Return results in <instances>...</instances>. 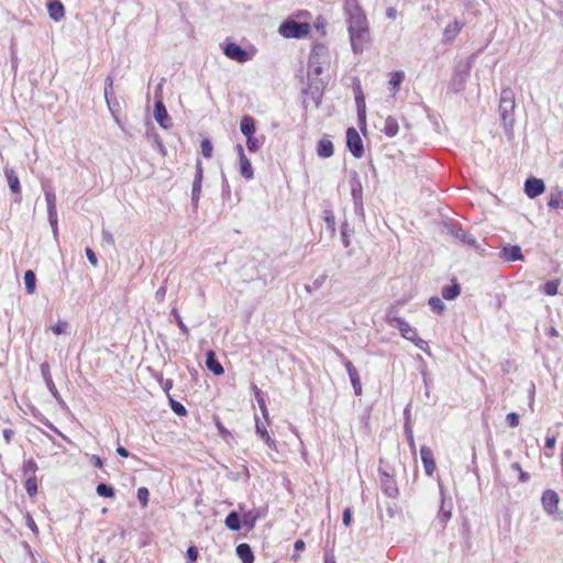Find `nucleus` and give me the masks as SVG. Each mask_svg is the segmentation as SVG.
Instances as JSON below:
<instances>
[{
  "label": "nucleus",
  "instance_id": "nucleus-15",
  "mask_svg": "<svg viewBox=\"0 0 563 563\" xmlns=\"http://www.w3.org/2000/svg\"><path fill=\"white\" fill-rule=\"evenodd\" d=\"M420 457H421V461L423 463V467H424L426 474L431 476L434 473V471H435V461H434V457H433L432 450L429 446H427V445L421 446V449H420Z\"/></svg>",
  "mask_w": 563,
  "mask_h": 563
},
{
  "label": "nucleus",
  "instance_id": "nucleus-26",
  "mask_svg": "<svg viewBox=\"0 0 563 563\" xmlns=\"http://www.w3.org/2000/svg\"><path fill=\"white\" fill-rule=\"evenodd\" d=\"M396 328L400 331V334L406 340L411 341L417 335V331L415 328H412L405 319L398 320V324H396Z\"/></svg>",
  "mask_w": 563,
  "mask_h": 563
},
{
  "label": "nucleus",
  "instance_id": "nucleus-40",
  "mask_svg": "<svg viewBox=\"0 0 563 563\" xmlns=\"http://www.w3.org/2000/svg\"><path fill=\"white\" fill-rule=\"evenodd\" d=\"M22 471L23 474L26 475L27 477L31 475L35 476V473L37 471V464L32 459L24 461Z\"/></svg>",
  "mask_w": 563,
  "mask_h": 563
},
{
  "label": "nucleus",
  "instance_id": "nucleus-50",
  "mask_svg": "<svg viewBox=\"0 0 563 563\" xmlns=\"http://www.w3.org/2000/svg\"><path fill=\"white\" fill-rule=\"evenodd\" d=\"M355 101H356V107H357V114H358L360 119H362L365 117V100H364L362 92H360V95L355 96Z\"/></svg>",
  "mask_w": 563,
  "mask_h": 563
},
{
  "label": "nucleus",
  "instance_id": "nucleus-19",
  "mask_svg": "<svg viewBox=\"0 0 563 563\" xmlns=\"http://www.w3.org/2000/svg\"><path fill=\"white\" fill-rule=\"evenodd\" d=\"M344 365L347 371V374H349V377H350V380L353 386L355 395H357V396L361 395L362 394V384H361V378H360V375H358L356 368L354 367L352 362L349 360L344 362Z\"/></svg>",
  "mask_w": 563,
  "mask_h": 563
},
{
  "label": "nucleus",
  "instance_id": "nucleus-38",
  "mask_svg": "<svg viewBox=\"0 0 563 563\" xmlns=\"http://www.w3.org/2000/svg\"><path fill=\"white\" fill-rule=\"evenodd\" d=\"M97 494L101 497L111 498L114 496V489L110 485L100 483L96 489Z\"/></svg>",
  "mask_w": 563,
  "mask_h": 563
},
{
  "label": "nucleus",
  "instance_id": "nucleus-42",
  "mask_svg": "<svg viewBox=\"0 0 563 563\" xmlns=\"http://www.w3.org/2000/svg\"><path fill=\"white\" fill-rule=\"evenodd\" d=\"M172 314H173V317H174L178 328L180 329L181 333L184 335H188L189 334V329L184 323L183 318L180 317V314H179V312H178V310L176 308L172 309Z\"/></svg>",
  "mask_w": 563,
  "mask_h": 563
},
{
  "label": "nucleus",
  "instance_id": "nucleus-32",
  "mask_svg": "<svg viewBox=\"0 0 563 563\" xmlns=\"http://www.w3.org/2000/svg\"><path fill=\"white\" fill-rule=\"evenodd\" d=\"M225 526L232 531H239L241 529V518L235 511H231L225 518Z\"/></svg>",
  "mask_w": 563,
  "mask_h": 563
},
{
  "label": "nucleus",
  "instance_id": "nucleus-4",
  "mask_svg": "<svg viewBox=\"0 0 563 563\" xmlns=\"http://www.w3.org/2000/svg\"><path fill=\"white\" fill-rule=\"evenodd\" d=\"M560 497L556 492L547 489L542 493L541 505L544 512L554 516L556 520H563V512L559 511Z\"/></svg>",
  "mask_w": 563,
  "mask_h": 563
},
{
  "label": "nucleus",
  "instance_id": "nucleus-59",
  "mask_svg": "<svg viewBox=\"0 0 563 563\" xmlns=\"http://www.w3.org/2000/svg\"><path fill=\"white\" fill-rule=\"evenodd\" d=\"M202 178H203V168H202L201 163L198 161L196 164V174H195L194 180L202 183Z\"/></svg>",
  "mask_w": 563,
  "mask_h": 563
},
{
  "label": "nucleus",
  "instance_id": "nucleus-43",
  "mask_svg": "<svg viewBox=\"0 0 563 563\" xmlns=\"http://www.w3.org/2000/svg\"><path fill=\"white\" fill-rule=\"evenodd\" d=\"M429 306L431 309L438 313H442L445 309V305L439 297H431L429 299Z\"/></svg>",
  "mask_w": 563,
  "mask_h": 563
},
{
  "label": "nucleus",
  "instance_id": "nucleus-16",
  "mask_svg": "<svg viewBox=\"0 0 563 563\" xmlns=\"http://www.w3.org/2000/svg\"><path fill=\"white\" fill-rule=\"evenodd\" d=\"M499 257L506 262H516L521 261L523 255L519 245H505L499 252Z\"/></svg>",
  "mask_w": 563,
  "mask_h": 563
},
{
  "label": "nucleus",
  "instance_id": "nucleus-31",
  "mask_svg": "<svg viewBox=\"0 0 563 563\" xmlns=\"http://www.w3.org/2000/svg\"><path fill=\"white\" fill-rule=\"evenodd\" d=\"M461 292V287L456 282L442 288V297L446 300L455 299Z\"/></svg>",
  "mask_w": 563,
  "mask_h": 563
},
{
  "label": "nucleus",
  "instance_id": "nucleus-11",
  "mask_svg": "<svg viewBox=\"0 0 563 563\" xmlns=\"http://www.w3.org/2000/svg\"><path fill=\"white\" fill-rule=\"evenodd\" d=\"M545 190V185L542 179L530 177L525 183V192L526 195L533 199L543 194Z\"/></svg>",
  "mask_w": 563,
  "mask_h": 563
},
{
  "label": "nucleus",
  "instance_id": "nucleus-62",
  "mask_svg": "<svg viewBox=\"0 0 563 563\" xmlns=\"http://www.w3.org/2000/svg\"><path fill=\"white\" fill-rule=\"evenodd\" d=\"M405 430H406V435H407L409 445L411 446V449H415V441H413V434H412L411 428L406 426Z\"/></svg>",
  "mask_w": 563,
  "mask_h": 563
},
{
  "label": "nucleus",
  "instance_id": "nucleus-21",
  "mask_svg": "<svg viewBox=\"0 0 563 563\" xmlns=\"http://www.w3.org/2000/svg\"><path fill=\"white\" fill-rule=\"evenodd\" d=\"M206 366L207 368L212 372L214 375L219 376L224 373L223 366L220 364V362L216 357V353L212 350H209L206 354Z\"/></svg>",
  "mask_w": 563,
  "mask_h": 563
},
{
  "label": "nucleus",
  "instance_id": "nucleus-10",
  "mask_svg": "<svg viewBox=\"0 0 563 563\" xmlns=\"http://www.w3.org/2000/svg\"><path fill=\"white\" fill-rule=\"evenodd\" d=\"M45 200L47 205L48 221L54 234L57 233L58 216L56 209V195L53 190L45 191Z\"/></svg>",
  "mask_w": 563,
  "mask_h": 563
},
{
  "label": "nucleus",
  "instance_id": "nucleus-12",
  "mask_svg": "<svg viewBox=\"0 0 563 563\" xmlns=\"http://www.w3.org/2000/svg\"><path fill=\"white\" fill-rule=\"evenodd\" d=\"M154 118L156 122L165 130L172 126V119L162 101H156L154 106Z\"/></svg>",
  "mask_w": 563,
  "mask_h": 563
},
{
  "label": "nucleus",
  "instance_id": "nucleus-6",
  "mask_svg": "<svg viewBox=\"0 0 563 563\" xmlns=\"http://www.w3.org/2000/svg\"><path fill=\"white\" fill-rule=\"evenodd\" d=\"M346 145L355 158H361L364 154L363 141L354 128L346 130Z\"/></svg>",
  "mask_w": 563,
  "mask_h": 563
},
{
  "label": "nucleus",
  "instance_id": "nucleus-14",
  "mask_svg": "<svg viewBox=\"0 0 563 563\" xmlns=\"http://www.w3.org/2000/svg\"><path fill=\"white\" fill-rule=\"evenodd\" d=\"M464 27V22L454 20L443 30V43H452Z\"/></svg>",
  "mask_w": 563,
  "mask_h": 563
},
{
  "label": "nucleus",
  "instance_id": "nucleus-58",
  "mask_svg": "<svg viewBox=\"0 0 563 563\" xmlns=\"http://www.w3.org/2000/svg\"><path fill=\"white\" fill-rule=\"evenodd\" d=\"M25 523H26L27 528L31 529L35 534L38 533L37 526L31 515L26 516Z\"/></svg>",
  "mask_w": 563,
  "mask_h": 563
},
{
  "label": "nucleus",
  "instance_id": "nucleus-36",
  "mask_svg": "<svg viewBox=\"0 0 563 563\" xmlns=\"http://www.w3.org/2000/svg\"><path fill=\"white\" fill-rule=\"evenodd\" d=\"M201 187H202L201 181L194 180L192 188H191V203L195 209L198 208V203H199V199H200V195H201Z\"/></svg>",
  "mask_w": 563,
  "mask_h": 563
},
{
  "label": "nucleus",
  "instance_id": "nucleus-20",
  "mask_svg": "<svg viewBox=\"0 0 563 563\" xmlns=\"http://www.w3.org/2000/svg\"><path fill=\"white\" fill-rule=\"evenodd\" d=\"M548 207L550 209H563V189L559 186L551 188Z\"/></svg>",
  "mask_w": 563,
  "mask_h": 563
},
{
  "label": "nucleus",
  "instance_id": "nucleus-28",
  "mask_svg": "<svg viewBox=\"0 0 563 563\" xmlns=\"http://www.w3.org/2000/svg\"><path fill=\"white\" fill-rule=\"evenodd\" d=\"M441 497H442V503H441V507H440V510L438 514V519L441 521V523L443 526H445L446 522L452 517V511H451L452 506H451V504H449V506L446 507L445 500H444V492L442 489H441Z\"/></svg>",
  "mask_w": 563,
  "mask_h": 563
},
{
  "label": "nucleus",
  "instance_id": "nucleus-30",
  "mask_svg": "<svg viewBox=\"0 0 563 563\" xmlns=\"http://www.w3.org/2000/svg\"><path fill=\"white\" fill-rule=\"evenodd\" d=\"M404 79H405V73L402 70H397V71H394L390 74L388 84L391 87L394 95H396L399 91L400 85Z\"/></svg>",
  "mask_w": 563,
  "mask_h": 563
},
{
  "label": "nucleus",
  "instance_id": "nucleus-53",
  "mask_svg": "<svg viewBox=\"0 0 563 563\" xmlns=\"http://www.w3.org/2000/svg\"><path fill=\"white\" fill-rule=\"evenodd\" d=\"M506 421L509 427L516 428L519 424V416L516 412H510L507 415Z\"/></svg>",
  "mask_w": 563,
  "mask_h": 563
},
{
  "label": "nucleus",
  "instance_id": "nucleus-17",
  "mask_svg": "<svg viewBox=\"0 0 563 563\" xmlns=\"http://www.w3.org/2000/svg\"><path fill=\"white\" fill-rule=\"evenodd\" d=\"M4 175L11 191L15 195V202H20L21 200V186L20 180L12 168L7 167L4 169Z\"/></svg>",
  "mask_w": 563,
  "mask_h": 563
},
{
  "label": "nucleus",
  "instance_id": "nucleus-64",
  "mask_svg": "<svg viewBox=\"0 0 563 563\" xmlns=\"http://www.w3.org/2000/svg\"><path fill=\"white\" fill-rule=\"evenodd\" d=\"M555 441H556L555 437H548L545 439V448L547 449H553L554 445H555Z\"/></svg>",
  "mask_w": 563,
  "mask_h": 563
},
{
  "label": "nucleus",
  "instance_id": "nucleus-22",
  "mask_svg": "<svg viewBox=\"0 0 563 563\" xmlns=\"http://www.w3.org/2000/svg\"><path fill=\"white\" fill-rule=\"evenodd\" d=\"M48 15L54 21H59L65 15V9L59 0H52L47 3Z\"/></svg>",
  "mask_w": 563,
  "mask_h": 563
},
{
  "label": "nucleus",
  "instance_id": "nucleus-5",
  "mask_svg": "<svg viewBox=\"0 0 563 563\" xmlns=\"http://www.w3.org/2000/svg\"><path fill=\"white\" fill-rule=\"evenodd\" d=\"M378 472L380 488L384 492V494L390 498H397L399 495V489L394 478V475L390 474L387 470L383 468L382 466H379Z\"/></svg>",
  "mask_w": 563,
  "mask_h": 563
},
{
  "label": "nucleus",
  "instance_id": "nucleus-51",
  "mask_svg": "<svg viewBox=\"0 0 563 563\" xmlns=\"http://www.w3.org/2000/svg\"><path fill=\"white\" fill-rule=\"evenodd\" d=\"M398 320H404L402 318H399L396 316V311L394 308H390L386 313V321L389 325L396 327L398 324Z\"/></svg>",
  "mask_w": 563,
  "mask_h": 563
},
{
  "label": "nucleus",
  "instance_id": "nucleus-2",
  "mask_svg": "<svg viewBox=\"0 0 563 563\" xmlns=\"http://www.w3.org/2000/svg\"><path fill=\"white\" fill-rule=\"evenodd\" d=\"M515 106V92L511 88H504L499 99V115L504 130L509 137L514 134Z\"/></svg>",
  "mask_w": 563,
  "mask_h": 563
},
{
  "label": "nucleus",
  "instance_id": "nucleus-47",
  "mask_svg": "<svg viewBox=\"0 0 563 563\" xmlns=\"http://www.w3.org/2000/svg\"><path fill=\"white\" fill-rule=\"evenodd\" d=\"M200 147L201 153L206 158H210L212 156L213 146L208 139L201 141Z\"/></svg>",
  "mask_w": 563,
  "mask_h": 563
},
{
  "label": "nucleus",
  "instance_id": "nucleus-25",
  "mask_svg": "<svg viewBox=\"0 0 563 563\" xmlns=\"http://www.w3.org/2000/svg\"><path fill=\"white\" fill-rule=\"evenodd\" d=\"M236 555L243 563H253L254 555L251 547L247 543H241L236 547Z\"/></svg>",
  "mask_w": 563,
  "mask_h": 563
},
{
  "label": "nucleus",
  "instance_id": "nucleus-27",
  "mask_svg": "<svg viewBox=\"0 0 563 563\" xmlns=\"http://www.w3.org/2000/svg\"><path fill=\"white\" fill-rule=\"evenodd\" d=\"M256 434L271 448L275 449V441L269 437L265 426L258 419H256L255 424Z\"/></svg>",
  "mask_w": 563,
  "mask_h": 563
},
{
  "label": "nucleus",
  "instance_id": "nucleus-34",
  "mask_svg": "<svg viewBox=\"0 0 563 563\" xmlns=\"http://www.w3.org/2000/svg\"><path fill=\"white\" fill-rule=\"evenodd\" d=\"M24 285L26 292L32 295L35 291L36 287V276L33 271H26L24 274Z\"/></svg>",
  "mask_w": 563,
  "mask_h": 563
},
{
  "label": "nucleus",
  "instance_id": "nucleus-56",
  "mask_svg": "<svg viewBox=\"0 0 563 563\" xmlns=\"http://www.w3.org/2000/svg\"><path fill=\"white\" fill-rule=\"evenodd\" d=\"M347 223L344 222L341 227V234H342V241H343V244L345 247H347L350 245V240H349V236H347Z\"/></svg>",
  "mask_w": 563,
  "mask_h": 563
},
{
  "label": "nucleus",
  "instance_id": "nucleus-18",
  "mask_svg": "<svg viewBox=\"0 0 563 563\" xmlns=\"http://www.w3.org/2000/svg\"><path fill=\"white\" fill-rule=\"evenodd\" d=\"M41 373H42V376L46 383V386L47 388L49 389V391L52 393L53 397L58 401V402H63V399H62V396L60 394L58 393L53 379H52V376H51V372H49V365L47 363H43L41 365Z\"/></svg>",
  "mask_w": 563,
  "mask_h": 563
},
{
  "label": "nucleus",
  "instance_id": "nucleus-55",
  "mask_svg": "<svg viewBox=\"0 0 563 563\" xmlns=\"http://www.w3.org/2000/svg\"><path fill=\"white\" fill-rule=\"evenodd\" d=\"M187 558L191 562H196L198 558V549L195 545H191L187 549Z\"/></svg>",
  "mask_w": 563,
  "mask_h": 563
},
{
  "label": "nucleus",
  "instance_id": "nucleus-46",
  "mask_svg": "<svg viewBox=\"0 0 563 563\" xmlns=\"http://www.w3.org/2000/svg\"><path fill=\"white\" fill-rule=\"evenodd\" d=\"M324 222L327 224V228L332 233L335 232V217L332 211H330V210L324 211Z\"/></svg>",
  "mask_w": 563,
  "mask_h": 563
},
{
  "label": "nucleus",
  "instance_id": "nucleus-13",
  "mask_svg": "<svg viewBox=\"0 0 563 563\" xmlns=\"http://www.w3.org/2000/svg\"><path fill=\"white\" fill-rule=\"evenodd\" d=\"M450 233L456 240L461 241L463 244L468 245L474 249H478L476 239L471 233H468L467 231L462 229L461 227L452 225L450 229Z\"/></svg>",
  "mask_w": 563,
  "mask_h": 563
},
{
  "label": "nucleus",
  "instance_id": "nucleus-63",
  "mask_svg": "<svg viewBox=\"0 0 563 563\" xmlns=\"http://www.w3.org/2000/svg\"><path fill=\"white\" fill-rule=\"evenodd\" d=\"M13 435H14V431L13 430H11V429H4L3 430V438H4L5 442H7V444H9L11 442Z\"/></svg>",
  "mask_w": 563,
  "mask_h": 563
},
{
  "label": "nucleus",
  "instance_id": "nucleus-48",
  "mask_svg": "<svg viewBox=\"0 0 563 563\" xmlns=\"http://www.w3.org/2000/svg\"><path fill=\"white\" fill-rule=\"evenodd\" d=\"M511 470L519 473V482L527 483L530 479L529 473L525 472L518 462L511 464Z\"/></svg>",
  "mask_w": 563,
  "mask_h": 563
},
{
  "label": "nucleus",
  "instance_id": "nucleus-1",
  "mask_svg": "<svg viewBox=\"0 0 563 563\" xmlns=\"http://www.w3.org/2000/svg\"><path fill=\"white\" fill-rule=\"evenodd\" d=\"M347 15L351 46L355 54H361L369 42L368 22L358 0H344Z\"/></svg>",
  "mask_w": 563,
  "mask_h": 563
},
{
  "label": "nucleus",
  "instance_id": "nucleus-54",
  "mask_svg": "<svg viewBox=\"0 0 563 563\" xmlns=\"http://www.w3.org/2000/svg\"><path fill=\"white\" fill-rule=\"evenodd\" d=\"M86 255H87V258H88L89 263L92 266H97L98 265L97 255H96V253L90 247L86 249Z\"/></svg>",
  "mask_w": 563,
  "mask_h": 563
},
{
  "label": "nucleus",
  "instance_id": "nucleus-24",
  "mask_svg": "<svg viewBox=\"0 0 563 563\" xmlns=\"http://www.w3.org/2000/svg\"><path fill=\"white\" fill-rule=\"evenodd\" d=\"M240 130L246 139L253 136L256 131L255 120L250 115H244L240 123Z\"/></svg>",
  "mask_w": 563,
  "mask_h": 563
},
{
  "label": "nucleus",
  "instance_id": "nucleus-61",
  "mask_svg": "<svg viewBox=\"0 0 563 563\" xmlns=\"http://www.w3.org/2000/svg\"><path fill=\"white\" fill-rule=\"evenodd\" d=\"M253 389H254L255 397H256L260 409L265 408L266 407L265 400L262 397L260 389L256 386H254Z\"/></svg>",
  "mask_w": 563,
  "mask_h": 563
},
{
  "label": "nucleus",
  "instance_id": "nucleus-7",
  "mask_svg": "<svg viewBox=\"0 0 563 563\" xmlns=\"http://www.w3.org/2000/svg\"><path fill=\"white\" fill-rule=\"evenodd\" d=\"M309 32V24L300 23L297 21L286 22L280 26V33L285 37L299 38L307 35Z\"/></svg>",
  "mask_w": 563,
  "mask_h": 563
},
{
  "label": "nucleus",
  "instance_id": "nucleus-44",
  "mask_svg": "<svg viewBox=\"0 0 563 563\" xmlns=\"http://www.w3.org/2000/svg\"><path fill=\"white\" fill-rule=\"evenodd\" d=\"M68 329V322L66 320H58L57 323L51 327V330L56 334H66Z\"/></svg>",
  "mask_w": 563,
  "mask_h": 563
},
{
  "label": "nucleus",
  "instance_id": "nucleus-9",
  "mask_svg": "<svg viewBox=\"0 0 563 563\" xmlns=\"http://www.w3.org/2000/svg\"><path fill=\"white\" fill-rule=\"evenodd\" d=\"M224 55L238 63H246L252 56L236 43H228L223 48Z\"/></svg>",
  "mask_w": 563,
  "mask_h": 563
},
{
  "label": "nucleus",
  "instance_id": "nucleus-3",
  "mask_svg": "<svg viewBox=\"0 0 563 563\" xmlns=\"http://www.w3.org/2000/svg\"><path fill=\"white\" fill-rule=\"evenodd\" d=\"M328 49L323 45H316L310 54L308 68L309 70L319 76L323 73V66L328 64Z\"/></svg>",
  "mask_w": 563,
  "mask_h": 563
},
{
  "label": "nucleus",
  "instance_id": "nucleus-41",
  "mask_svg": "<svg viewBox=\"0 0 563 563\" xmlns=\"http://www.w3.org/2000/svg\"><path fill=\"white\" fill-rule=\"evenodd\" d=\"M258 518H260L258 511H256V512L250 511L244 515L243 523L251 530L254 528L256 520Z\"/></svg>",
  "mask_w": 563,
  "mask_h": 563
},
{
  "label": "nucleus",
  "instance_id": "nucleus-35",
  "mask_svg": "<svg viewBox=\"0 0 563 563\" xmlns=\"http://www.w3.org/2000/svg\"><path fill=\"white\" fill-rule=\"evenodd\" d=\"M264 143V136H261V137H255L254 135L253 136H250L246 139V147L250 152H257L262 145Z\"/></svg>",
  "mask_w": 563,
  "mask_h": 563
},
{
  "label": "nucleus",
  "instance_id": "nucleus-23",
  "mask_svg": "<svg viewBox=\"0 0 563 563\" xmlns=\"http://www.w3.org/2000/svg\"><path fill=\"white\" fill-rule=\"evenodd\" d=\"M333 151V143L327 137H322L317 144V154L321 158L331 157Z\"/></svg>",
  "mask_w": 563,
  "mask_h": 563
},
{
  "label": "nucleus",
  "instance_id": "nucleus-52",
  "mask_svg": "<svg viewBox=\"0 0 563 563\" xmlns=\"http://www.w3.org/2000/svg\"><path fill=\"white\" fill-rule=\"evenodd\" d=\"M170 401V408L177 415V416H185L187 410L186 408L178 401L174 400V399H169Z\"/></svg>",
  "mask_w": 563,
  "mask_h": 563
},
{
  "label": "nucleus",
  "instance_id": "nucleus-39",
  "mask_svg": "<svg viewBox=\"0 0 563 563\" xmlns=\"http://www.w3.org/2000/svg\"><path fill=\"white\" fill-rule=\"evenodd\" d=\"M25 490L32 497L37 493V481L36 476H29L25 481Z\"/></svg>",
  "mask_w": 563,
  "mask_h": 563
},
{
  "label": "nucleus",
  "instance_id": "nucleus-57",
  "mask_svg": "<svg viewBox=\"0 0 563 563\" xmlns=\"http://www.w3.org/2000/svg\"><path fill=\"white\" fill-rule=\"evenodd\" d=\"M411 342H413V343H415V345H416L417 347H419L420 350H422V351H427V349H428V343H427V341H424V340L420 339V338L418 336V334L416 335V338H413V339L411 340Z\"/></svg>",
  "mask_w": 563,
  "mask_h": 563
},
{
  "label": "nucleus",
  "instance_id": "nucleus-49",
  "mask_svg": "<svg viewBox=\"0 0 563 563\" xmlns=\"http://www.w3.org/2000/svg\"><path fill=\"white\" fill-rule=\"evenodd\" d=\"M150 492L146 487H140L137 489V499L141 503L142 507H146L148 504Z\"/></svg>",
  "mask_w": 563,
  "mask_h": 563
},
{
  "label": "nucleus",
  "instance_id": "nucleus-29",
  "mask_svg": "<svg viewBox=\"0 0 563 563\" xmlns=\"http://www.w3.org/2000/svg\"><path fill=\"white\" fill-rule=\"evenodd\" d=\"M388 137H394L398 131L399 125L397 120L394 117H387L384 122V128L382 130Z\"/></svg>",
  "mask_w": 563,
  "mask_h": 563
},
{
  "label": "nucleus",
  "instance_id": "nucleus-8",
  "mask_svg": "<svg viewBox=\"0 0 563 563\" xmlns=\"http://www.w3.org/2000/svg\"><path fill=\"white\" fill-rule=\"evenodd\" d=\"M350 185H351V195H352V199L354 202L355 212L363 213L364 212L363 189H362V183H361L356 172L353 173Z\"/></svg>",
  "mask_w": 563,
  "mask_h": 563
},
{
  "label": "nucleus",
  "instance_id": "nucleus-37",
  "mask_svg": "<svg viewBox=\"0 0 563 563\" xmlns=\"http://www.w3.org/2000/svg\"><path fill=\"white\" fill-rule=\"evenodd\" d=\"M112 95H113V80L110 76H108L104 80V98L107 100L109 110L111 112H113L112 107H111V101H110V98Z\"/></svg>",
  "mask_w": 563,
  "mask_h": 563
},
{
  "label": "nucleus",
  "instance_id": "nucleus-45",
  "mask_svg": "<svg viewBox=\"0 0 563 563\" xmlns=\"http://www.w3.org/2000/svg\"><path fill=\"white\" fill-rule=\"evenodd\" d=\"M559 280H549L543 286V291L548 296H554L558 294Z\"/></svg>",
  "mask_w": 563,
  "mask_h": 563
},
{
  "label": "nucleus",
  "instance_id": "nucleus-60",
  "mask_svg": "<svg viewBox=\"0 0 563 563\" xmlns=\"http://www.w3.org/2000/svg\"><path fill=\"white\" fill-rule=\"evenodd\" d=\"M342 520H343V525L345 527H349L351 525V522H352V511H351L350 508H346L343 511Z\"/></svg>",
  "mask_w": 563,
  "mask_h": 563
},
{
  "label": "nucleus",
  "instance_id": "nucleus-33",
  "mask_svg": "<svg viewBox=\"0 0 563 563\" xmlns=\"http://www.w3.org/2000/svg\"><path fill=\"white\" fill-rule=\"evenodd\" d=\"M240 173L245 179H252L254 176L253 167L251 165L250 159L246 156L241 157L240 159Z\"/></svg>",
  "mask_w": 563,
  "mask_h": 563
}]
</instances>
